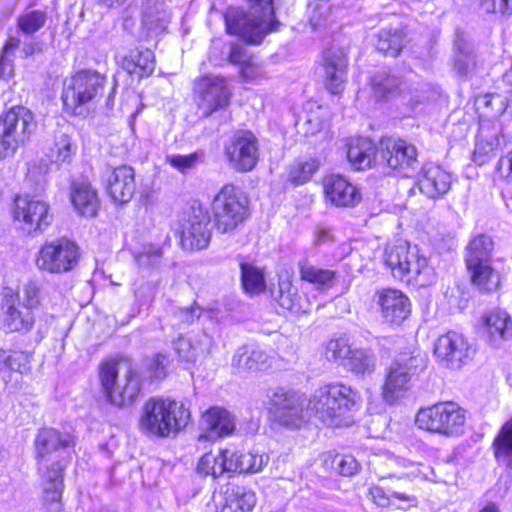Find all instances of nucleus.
Returning a JSON list of instances; mask_svg holds the SVG:
<instances>
[{
    "label": "nucleus",
    "instance_id": "de8ad7c7",
    "mask_svg": "<svg viewBox=\"0 0 512 512\" xmlns=\"http://www.w3.org/2000/svg\"><path fill=\"white\" fill-rule=\"evenodd\" d=\"M500 145L501 142L498 136H493L490 139H484L481 133L475 144L473 161L478 165L485 164L491 159Z\"/></svg>",
    "mask_w": 512,
    "mask_h": 512
},
{
    "label": "nucleus",
    "instance_id": "a18cd8bd",
    "mask_svg": "<svg viewBox=\"0 0 512 512\" xmlns=\"http://www.w3.org/2000/svg\"><path fill=\"white\" fill-rule=\"evenodd\" d=\"M319 168L317 158L308 157L295 161L289 169V180L296 184H304L311 179Z\"/></svg>",
    "mask_w": 512,
    "mask_h": 512
},
{
    "label": "nucleus",
    "instance_id": "c9c22d12",
    "mask_svg": "<svg viewBox=\"0 0 512 512\" xmlns=\"http://www.w3.org/2000/svg\"><path fill=\"white\" fill-rule=\"evenodd\" d=\"M454 48L456 53L455 69L460 76H466L476 65L472 46L466 41L463 34L457 33Z\"/></svg>",
    "mask_w": 512,
    "mask_h": 512
},
{
    "label": "nucleus",
    "instance_id": "c85d7f7f",
    "mask_svg": "<svg viewBox=\"0 0 512 512\" xmlns=\"http://www.w3.org/2000/svg\"><path fill=\"white\" fill-rule=\"evenodd\" d=\"M326 198L336 206L350 207L361 200V194L356 186L340 175H330L324 179Z\"/></svg>",
    "mask_w": 512,
    "mask_h": 512
},
{
    "label": "nucleus",
    "instance_id": "58836bf2",
    "mask_svg": "<svg viewBox=\"0 0 512 512\" xmlns=\"http://www.w3.org/2000/svg\"><path fill=\"white\" fill-rule=\"evenodd\" d=\"M493 447L496 459L512 469V419L502 426Z\"/></svg>",
    "mask_w": 512,
    "mask_h": 512
},
{
    "label": "nucleus",
    "instance_id": "a19ab883",
    "mask_svg": "<svg viewBox=\"0 0 512 512\" xmlns=\"http://www.w3.org/2000/svg\"><path fill=\"white\" fill-rule=\"evenodd\" d=\"M171 20V12L163 3H155L153 8H149L143 17L144 26L155 34L166 30Z\"/></svg>",
    "mask_w": 512,
    "mask_h": 512
},
{
    "label": "nucleus",
    "instance_id": "052dcab7",
    "mask_svg": "<svg viewBox=\"0 0 512 512\" xmlns=\"http://www.w3.org/2000/svg\"><path fill=\"white\" fill-rule=\"evenodd\" d=\"M201 314L202 308L196 304L191 307L176 308L173 312V315L176 318V320L184 325H190L194 323L196 320L200 318Z\"/></svg>",
    "mask_w": 512,
    "mask_h": 512
},
{
    "label": "nucleus",
    "instance_id": "cd10ccee",
    "mask_svg": "<svg viewBox=\"0 0 512 512\" xmlns=\"http://www.w3.org/2000/svg\"><path fill=\"white\" fill-rule=\"evenodd\" d=\"M136 189L134 169L127 165L116 167L107 179L106 190L116 203H128Z\"/></svg>",
    "mask_w": 512,
    "mask_h": 512
},
{
    "label": "nucleus",
    "instance_id": "0eeeda50",
    "mask_svg": "<svg viewBox=\"0 0 512 512\" xmlns=\"http://www.w3.org/2000/svg\"><path fill=\"white\" fill-rule=\"evenodd\" d=\"M120 362L107 359L99 365V380L106 400L118 407L134 403L140 393V379L136 372L129 370L122 382L118 381Z\"/></svg>",
    "mask_w": 512,
    "mask_h": 512
},
{
    "label": "nucleus",
    "instance_id": "aec40b11",
    "mask_svg": "<svg viewBox=\"0 0 512 512\" xmlns=\"http://www.w3.org/2000/svg\"><path fill=\"white\" fill-rule=\"evenodd\" d=\"M43 484V500L47 512H63L61 498L63 492V472L65 466L59 462L48 464L46 459H37Z\"/></svg>",
    "mask_w": 512,
    "mask_h": 512
},
{
    "label": "nucleus",
    "instance_id": "6e6d98bb",
    "mask_svg": "<svg viewBox=\"0 0 512 512\" xmlns=\"http://www.w3.org/2000/svg\"><path fill=\"white\" fill-rule=\"evenodd\" d=\"M40 294V285L36 281L30 280L23 285L20 303L34 311L40 304Z\"/></svg>",
    "mask_w": 512,
    "mask_h": 512
},
{
    "label": "nucleus",
    "instance_id": "f3484780",
    "mask_svg": "<svg viewBox=\"0 0 512 512\" xmlns=\"http://www.w3.org/2000/svg\"><path fill=\"white\" fill-rule=\"evenodd\" d=\"M14 218L28 233L43 231L52 222L46 202L29 195L17 196L14 200Z\"/></svg>",
    "mask_w": 512,
    "mask_h": 512
},
{
    "label": "nucleus",
    "instance_id": "4468645a",
    "mask_svg": "<svg viewBox=\"0 0 512 512\" xmlns=\"http://www.w3.org/2000/svg\"><path fill=\"white\" fill-rule=\"evenodd\" d=\"M194 93L197 107L205 117L225 109L229 105L231 97L226 80L215 75L197 78L194 84Z\"/></svg>",
    "mask_w": 512,
    "mask_h": 512
},
{
    "label": "nucleus",
    "instance_id": "c03bdc74",
    "mask_svg": "<svg viewBox=\"0 0 512 512\" xmlns=\"http://www.w3.org/2000/svg\"><path fill=\"white\" fill-rule=\"evenodd\" d=\"M402 81L398 76L385 70L375 73L371 79V86L377 98H386L395 93Z\"/></svg>",
    "mask_w": 512,
    "mask_h": 512
},
{
    "label": "nucleus",
    "instance_id": "473e14b6",
    "mask_svg": "<svg viewBox=\"0 0 512 512\" xmlns=\"http://www.w3.org/2000/svg\"><path fill=\"white\" fill-rule=\"evenodd\" d=\"M486 332L489 343L499 347L512 337V319L504 310H495L485 319Z\"/></svg>",
    "mask_w": 512,
    "mask_h": 512
},
{
    "label": "nucleus",
    "instance_id": "f8f14e48",
    "mask_svg": "<svg viewBox=\"0 0 512 512\" xmlns=\"http://www.w3.org/2000/svg\"><path fill=\"white\" fill-rule=\"evenodd\" d=\"M80 252L78 245L62 237L46 242L39 250L36 257V266L39 270L51 274H62L73 270L79 261Z\"/></svg>",
    "mask_w": 512,
    "mask_h": 512
},
{
    "label": "nucleus",
    "instance_id": "13d9d810",
    "mask_svg": "<svg viewBox=\"0 0 512 512\" xmlns=\"http://www.w3.org/2000/svg\"><path fill=\"white\" fill-rule=\"evenodd\" d=\"M200 158L199 153H191L188 155H172L168 157L170 165L180 172H186L192 169Z\"/></svg>",
    "mask_w": 512,
    "mask_h": 512
},
{
    "label": "nucleus",
    "instance_id": "a211bd4d",
    "mask_svg": "<svg viewBox=\"0 0 512 512\" xmlns=\"http://www.w3.org/2000/svg\"><path fill=\"white\" fill-rule=\"evenodd\" d=\"M3 323L10 332H29L35 324V313L20 303V293L11 288L3 290L1 302Z\"/></svg>",
    "mask_w": 512,
    "mask_h": 512
},
{
    "label": "nucleus",
    "instance_id": "412c9836",
    "mask_svg": "<svg viewBox=\"0 0 512 512\" xmlns=\"http://www.w3.org/2000/svg\"><path fill=\"white\" fill-rule=\"evenodd\" d=\"M214 502L216 512H252L257 498L247 487L229 484L214 495Z\"/></svg>",
    "mask_w": 512,
    "mask_h": 512
},
{
    "label": "nucleus",
    "instance_id": "5fc2aeb1",
    "mask_svg": "<svg viewBox=\"0 0 512 512\" xmlns=\"http://www.w3.org/2000/svg\"><path fill=\"white\" fill-rule=\"evenodd\" d=\"M352 349L348 343V340L340 337L331 339L326 344L325 357L329 361H339L348 359Z\"/></svg>",
    "mask_w": 512,
    "mask_h": 512
},
{
    "label": "nucleus",
    "instance_id": "6ab92c4d",
    "mask_svg": "<svg viewBox=\"0 0 512 512\" xmlns=\"http://www.w3.org/2000/svg\"><path fill=\"white\" fill-rule=\"evenodd\" d=\"M210 216L201 208L192 209V213L181 224L180 241L184 249L206 248L211 240Z\"/></svg>",
    "mask_w": 512,
    "mask_h": 512
},
{
    "label": "nucleus",
    "instance_id": "9d476101",
    "mask_svg": "<svg viewBox=\"0 0 512 512\" xmlns=\"http://www.w3.org/2000/svg\"><path fill=\"white\" fill-rule=\"evenodd\" d=\"M492 249L491 237L480 234L469 242L465 256L472 282L486 292L495 290L499 284V277L490 265Z\"/></svg>",
    "mask_w": 512,
    "mask_h": 512
},
{
    "label": "nucleus",
    "instance_id": "f03ea898",
    "mask_svg": "<svg viewBox=\"0 0 512 512\" xmlns=\"http://www.w3.org/2000/svg\"><path fill=\"white\" fill-rule=\"evenodd\" d=\"M189 418L184 404L169 398H150L142 407L139 426L146 434L165 438L184 428Z\"/></svg>",
    "mask_w": 512,
    "mask_h": 512
},
{
    "label": "nucleus",
    "instance_id": "ea45409f",
    "mask_svg": "<svg viewBox=\"0 0 512 512\" xmlns=\"http://www.w3.org/2000/svg\"><path fill=\"white\" fill-rule=\"evenodd\" d=\"M299 273L303 281L317 285L318 287H330L336 277L334 271L317 267L308 261L299 263Z\"/></svg>",
    "mask_w": 512,
    "mask_h": 512
},
{
    "label": "nucleus",
    "instance_id": "4d7b16f0",
    "mask_svg": "<svg viewBox=\"0 0 512 512\" xmlns=\"http://www.w3.org/2000/svg\"><path fill=\"white\" fill-rule=\"evenodd\" d=\"M333 468L343 476H353L359 471V463L351 455H336L332 461Z\"/></svg>",
    "mask_w": 512,
    "mask_h": 512
},
{
    "label": "nucleus",
    "instance_id": "9b49d317",
    "mask_svg": "<svg viewBox=\"0 0 512 512\" xmlns=\"http://www.w3.org/2000/svg\"><path fill=\"white\" fill-rule=\"evenodd\" d=\"M33 114L22 106L11 108L0 117V156L12 155L32 133Z\"/></svg>",
    "mask_w": 512,
    "mask_h": 512
},
{
    "label": "nucleus",
    "instance_id": "0e129e2a",
    "mask_svg": "<svg viewBox=\"0 0 512 512\" xmlns=\"http://www.w3.org/2000/svg\"><path fill=\"white\" fill-rule=\"evenodd\" d=\"M167 358L164 355L157 354L152 357L148 364L150 376L156 379H161L165 376Z\"/></svg>",
    "mask_w": 512,
    "mask_h": 512
},
{
    "label": "nucleus",
    "instance_id": "338daca9",
    "mask_svg": "<svg viewBox=\"0 0 512 512\" xmlns=\"http://www.w3.org/2000/svg\"><path fill=\"white\" fill-rule=\"evenodd\" d=\"M229 61L232 64H239L241 67L247 64L250 60L246 54L245 49L240 45H233L229 53Z\"/></svg>",
    "mask_w": 512,
    "mask_h": 512
},
{
    "label": "nucleus",
    "instance_id": "680f3d73",
    "mask_svg": "<svg viewBox=\"0 0 512 512\" xmlns=\"http://www.w3.org/2000/svg\"><path fill=\"white\" fill-rule=\"evenodd\" d=\"M239 455H241V451L238 450L224 449L220 451L222 461L221 465H223L224 472H240L239 460H241V458L239 457Z\"/></svg>",
    "mask_w": 512,
    "mask_h": 512
},
{
    "label": "nucleus",
    "instance_id": "dca6fc26",
    "mask_svg": "<svg viewBox=\"0 0 512 512\" xmlns=\"http://www.w3.org/2000/svg\"><path fill=\"white\" fill-rule=\"evenodd\" d=\"M417 362V357H400L390 365L382 391L385 402L394 403L410 388Z\"/></svg>",
    "mask_w": 512,
    "mask_h": 512
},
{
    "label": "nucleus",
    "instance_id": "774afa93",
    "mask_svg": "<svg viewBox=\"0 0 512 512\" xmlns=\"http://www.w3.org/2000/svg\"><path fill=\"white\" fill-rule=\"evenodd\" d=\"M328 9L325 3L316 5L309 18L313 30H317L322 26V16L327 13Z\"/></svg>",
    "mask_w": 512,
    "mask_h": 512
},
{
    "label": "nucleus",
    "instance_id": "37998d69",
    "mask_svg": "<svg viewBox=\"0 0 512 512\" xmlns=\"http://www.w3.org/2000/svg\"><path fill=\"white\" fill-rule=\"evenodd\" d=\"M162 249L153 244H144L133 252L134 261L140 271L158 268L162 261Z\"/></svg>",
    "mask_w": 512,
    "mask_h": 512
},
{
    "label": "nucleus",
    "instance_id": "f257e3e1",
    "mask_svg": "<svg viewBox=\"0 0 512 512\" xmlns=\"http://www.w3.org/2000/svg\"><path fill=\"white\" fill-rule=\"evenodd\" d=\"M249 11L229 7L225 12L227 32L242 40L258 44L270 32L276 31L280 23L274 17L273 0H247Z\"/></svg>",
    "mask_w": 512,
    "mask_h": 512
},
{
    "label": "nucleus",
    "instance_id": "ddd939ff",
    "mask_svg": "<svg viewBox=\"0 0 512 512\" xmlns=\"http://www.w3.org/2000/svg\"><path fill=\"white\" fill-rule=\"evenodd\" d=\"M223 154L231 169L250 172L259 161V141L253 132L237 130L224 142Z\"/></svg>",
    "mask_w": 512,
    "mask_h": 512
},
{
    "label": "nucleus",
    "instance_id": "1a4fd4ad",
    "mask_svg": "<svg viewBox=\"0 0 512 512\" xmlns=\"http://www.w3.org/2000/svg\"><path fill=\"white\" fill-rule=\"evenodd\" d=\"M105 78L95 71H81L64 81L62 101L65 109L82 115L84 107L102 94Z\"/></svg>",
    "mask_w": 512,
    "mask_h": 512
},
{
    "label": "nucleus",
    "instance_id": "79ce46f5",
    "mask_svg": "<svg viewBox=\"0 0 512 512\" xmlns=\"http://www.w3.org/2000/svg\"><path fill=\"white\" fill-rule=\"evenodd\" d=\"M241 282L247 294L255 295L265 290V277L263 272L249 263H241Z\"/></svg>",
    "mask_w": 512,
    "mask_h": 512
},
{
    "label": "nucleus",
    "instance_id": "a878e982",
    "mask_svg": "<svg viewBox=\"0 0 512 512\" xmlns=\"http://www.w3.org/2000/svg\"><path fill=\"white\" fill-rule=\"evenodd\" d=\"M377 303L383 319L399 324L410 314L409 298L400 290L387 288L377 292Z\"/></svg>",
    "mask_w": 512,
    "mask_h": 512
},
{
    "label": "nucleus",
    "instance_id": "7c9ffc66",
    "mask_svg": "<svg viewBox=\"0 0 512 512\" xmlns=\"http://www.w3.org/2000/svg\"><path fill=\"white\" fill-rule=\"evenodd\" d=\"M378 154L379 149L369 138L355 137L347 143V158L355 170L370 168Z\"/></svg>",
    "mask_w": 512,
    "mask_h": 512
},
{
    "label": "nucleus",
    "instance_id": "f704fd0d",
    "mask_svg": "<svg viewBox=\"0 0 512 512\" xmlns=\"http://www.w3.org/2000/svg\"><path fill=\"white\" fill-rule=\"evenodd\" d=\"M267 361L268 355L263 350L245 345L235 352L232 366L239 372L257 371L266 367Z\"/></svg>",
    "mask_w": 512,
    "mask_h": 512
},
{
    "label": "nucleus",
    "instance_id": "2f4dec72",
    "mask_svg": "<svg viewBox=\"0 0 512 512\" xmlns=\"http://www.w3.org/2000/svg\"><path fill=\"white\" fill-rule=\"evenodd\" d=\"M121 68L138 80L151 75L155 69L154 53L149 49L130 50L121 60Z\"/></svg>",
    "mask_w": 512,
    "mask_h": 512
},
{
    "label": "nucleus",
    "instance_id": "72a5a7b5",
    "mask_svg": "<svg viewBox=\"0 0 512 512\" xmlns=\"http://www.w3.org/2000/svg\"><path fill=\"white\" fill-rule=\"evenodd\" d=\"M71 201L75 209L83 216L93 217L96 215L99 200L97 192L87 182H75L71 193Z\"/></svg>",
    "mask_w": 512,
    "mask_h": 512
},
{
    "label": "nucleus",
    "instance_id": "bf43d9fd",
    "mask_svg": "<svg viewBox=\"0 0 512 512\" xmlns=\"http://www.w3.org/2000/svg\"><path fill=\"white\" fill-rule=\"evenodd\" d=\"M174 349L177 352L178 356L185 361H194L197 355V349L192 344L190 339L180 336L178 337L174 343Z\"/></svg>",
    "mask_w": 512,
    "mask_h": 512
},
{
    "label": "nucleus",
    "instance_id": "c756f323",
    "mask_svg": "<svg viewBox=\"0 0 512 512\" xmlns=\"http://www.w3.org/2000/svg\"><path fill=\"white\" fill-rule=\"evenodd\" d=\"M75 444L76 438L69 431L60 432L54 428H42L34 441L36 458L45 459L49 453L73 447Z\"/></svg>",
    "mask_w": 512,
    "mask_h": 512
},
{
    "label": "nucleus",
    "instance_id": "3c124183",
    "mask_svg": "<svg viewBox=\"0 0 512 512\" xmlns=\"http://www.w3.org/2000/svg\"><path fill=\"white\" fill-rule=\"evenodd\" d=\"M241 460L240 463V472L239 473H249L255 474L262 471L263 467L267 465L269 461V456L266 454H258L253 452H242L239 455Z\"/></svg>",
    "mask_w": 512,
    "mask_h": 512
},
{
    "label": "nucleus",
    "instance_id": "7ed1b4c3",
    "mask_svg": "<svg viewBox=\"0 0 512 512\" xmlns=\"http://www.w3.org/2000/svg\"><path fill=\"white\" fill-rule=\"evenodd\" d=\"M357 392L341 383L327 384L314 391L308 407L315 416L329 426H340L357 402Z\"/></svg>",
    "mask_w": 512,
    "mask_h": 512
},
{
    "label": "nucleus",
    "instance_id": "b1692460",
    "mask_svg": "<svg viewBox=\"0 0 512 512\" xmlns=\"http://www.w3.org/2000/svg\"><path fill=\"white\" fill-rule=\"evenodd\" d=\"M452 176L442 167L425 164L419 173L417 186L422 194L430 199L444 196L451 188Z\"/></svg>",
    "mask_w": 512,
    "mask_h": 512
},
{
    "label": "nucleus",
    "instance_id": "e433bc0d",
    "mask_svg": "<svg viewBox=\"0 0 512 512\" xmlns=\"http://www.w3.org/2000/svg\"><path fill=\"white\" fill-rule=\"evenodd\" d=\"M405 36L399 29H381L377 34L376 48L379 52L396 57L404 47Z\"/></svg>",
    "mask_w": 512,
    "mask_h": 512
},
{
    "label": "nucleus",
    "instance_id": "39448f33",
    "mask_svg": "<svg viewBox=\"0 0 512 512\" xmlns=\"http://www.w3.org/2000/svg\"><path fill=\"white\" fill-rule=\"evenodd\" d=\"M211 212L216 230L230 233L248 217V200L237 187L226 184L214 197Z\"/></svg>",
    "mask_w": 512,
    "mask_h": 512
},
{
    "label": "nucleus",
    "instance_id": "423d86ee",
    "mask_svg": "<svg viewBox=\"0 0 512 512\" xmlns=\"http://www.w3.org/2000/svg\"><path fill=\"white\" fill-rule=\"evenodd\" d=\"M383 260L392 275L401 280L404 277H407L408 281L423 277V281H426L432 271L427 257L420 253L419 248L402 240L387 245Z\"/></svg>",
    "mask_w": 512,
    "mask_h": 512
},
{
    "label": "nucleus",
    "instance_id": "4be33fe9",
    "mask_svg": "<svg viewBox=\"0 0 512 512\" xmlns=\"http://www.w3.org/2000/svg\"><path fill=\"white\" fill-rule=\"evenodd\" d=\"M348 59L342 48L331 47L323 52L325 86L334 94L344 91L347 78Z\"/></svg>",
    "mask_w": 512,
    "mask_h": 512
},
{
    "label": "nucleus",
    "instance_id": "8fccbe9b",
    "mask_svg": "<svg viewBox=\"0 0 512 512\" xmlns=\"http://www.w3.org/2000/svg\"><path fill=\"white\" fill-rule=\"evenodd\" d=\"M30 356L23 351H1L0 365H4L10 370L25 373L29 370Z\"/></svg>",
    "mask_w": 512,
    "mask_h": 512
},
{
    "label": "nucleus",
    "instance_id": "09e8293b",
    "mask_svg": "<svg viewBox=\"0 0 512 512\" xmlns=\"http://www.w3.org/2000/svg\"><path fill=\"white\" fill-rule=\"evenodd\" d=\"M47 15L44 11L32 10L18 18V27L26 35H32L40 30L46 23Z\"/></svg>",
    "mask_w": 512,
    "mask_h": 512
},
{
    "label": "nucleus",
    "instance_id": "603ef678",
    "mask_svg": "<svg viewBox=\"0 0 512 512\" xmlns=\"http://www.w3.org/2000/svg\"><path fill=\"white\" fill-rule=\"evenodd\" d=\"M221 462L220 452L218 455H214L211 452L206 453L200 458L197 471L205 476L218 478L224 473V468L223 465H221Z\"/></svg>",
    "mask_w": 512,
    "mask_h": 512
},
{
    "label": "nucleus",
    "instance_id": "5701e85b",
    "mask_svg": "<svg viewBox=\"0 0 512 512\" xmlns=\"http://www.w3.org/2000/svg\"><path fill=\"white\" fill-rule=\"evenodd\" d=\"M434 353L448 367L455 369L470 356V347L462 334L450 331L437 339Z\"/></svg>",
    "mask_w": 512,
    "mask_h": 512
},
{
    "label": "nucleus",
    "instance_id": "bb28decb",
    "mask_svg": "<svg viewBox=\"0 0 512 512\" xmlns=\"http://www.w3.org/2000/svg\"><path fill=\"white\" fill-rule=\"evenodd\" d=\"M201 430L202 434L199 436V441H215L218 438L232 434L235 430V421L227 410L213 407L203 415Z\"/></svg>",
    "mask_w": 512,
    "mask_h": 512
},
{
    "label": "nucleus",
    "instance_id": "2eb2a0df",
    "mask_svg": "<svg viewBox=\"0 0 512 512\" xmlns=\"http://www.w3.org/2000/svg\"><path fill=\"white\" fill-rule=\"evenodd\" d=\"M379 155L381 161L389 168L404 175L417 170L419 166L418 151L414 144L400 138H384L380 141Z\"/></svg>",
    "mask_w": 512,
    "mask_h": 512
},
{
    "label": "nucleus",
    "instance_id": "49530a36",
    "mask_svg": "<svg viewBox=\"0 0 512 512\" xmlns=\"http://www.w3.org/2000/svg\"><path fill=\"white\" fill-rule=\"evenodd\" d=\"M76 145L65 133L56 136L51 157L57 163L70 162L76 152Z\"/></svg>",
    "mask_w": 512,
    "mask_h": 512
},
{
    "label": "nucleus",
    "instance_id": "6e6552de",
    "mask_svg": "<svg viewBox=\"0 0 512 512\" xmlns=\"http://www.w3.org/2000/svg\"><path fill=\"white\" fill-rule=\"evenodd\" d=\"M304 394L283 387L275 388L269 395L267 409L271 420L284 427L298 428L310 412Z\"/></svg>",
    "mask_w": 512,
    "mask_h": 512
},
{
    "label": "nucleus",
    "instance_id": "e2e57ef3",
    "mask_svg": "<svg viewBox=\"0 0 512 512\" xmlns=\"http://www.w3.org/2000/svg\"><path fill=\"white\" fill-rule=\"evenodd\" d=\"M481 6L487 13L512 14V0H482Z\"/></svg>",
    "mask_w": 512,
    "mask_h": 512
},
{
    "label": "nucleus",
    "instance_id": "69168bd1",
    "mask_svg": "<svg viewBox=\"0 0 512 512\" xmlns=\"http://www.w3.org/2000/svg\"><path fill=\"white\" fill-rule=\"evenodd\" d=\"M497 172L501 178L512 183V151L502 156L497 163Z\"/></svg>",
    "mask_w": 512,
    "mask_h": 512
},
{
    "label": "nucleus",
    "instance_id": "864d4df0",
    "mask_svg": "<svg viewBox=\"0 0 512 512\" xmlns=\"http://www.w3.org/2000/svg\"><path fill=\"white\" fill-rule=\"evenodd\" d=\"M369 493L373 499V501L381 507H385L390 504L391 498L406 501L408 505H415L416 498L412 495L391 491L390 495H387L381 487L375 486L370 488Z\"/></svg>",
    "mask_w": 512,
    "mask_h": 512
},
{
    "label": "nucleus",
    "instance_id": "393cba45",
    "mask_svg": "<svg viewBox=\"0 0 512 512\" xmlns=\"http://www.w3.org/2000/svg\"><path fill=\"white\" fill-rule=\"evenodd\" d=\"M271 296L283 311L293 315L309 313L312 308L311 302L298 294L288 276L279 279L277 286L271 289Z\"/></svg>",
    "mask_w": 512,
    "mask_h": 512
},
{
    "label": "nucleus",
    "instance_id": "20e7f679",
    "mask_svg": "<svg viewBox=\"0 0 512 512\" xmlns=\"http://www.w3.org/2000/svg\"><path fill=\"white\" fill-rule=\"evenodd\" d=\"M465 411L455 402H438L421 408L415 418L418 428L444 437L464 433Z\"/></svg>",
    "mask_w": 512,
    "mask_h": 512
},
{
    "label": "nucleus",
    "instance_id": "4c0bfd02",
    "mask_svg": "<svg viewBox=\"0 0 512 512\" xmlns=\"http://www.w3.org/2000/svg\"><path fill=\"white\" fill-rule=\"evenodd\" d=\"M376 356L369 349H352L346 366L356 375H370L376 368Z\"/></svg>",
    "mask_w": 512,
    "mask_h": 512
}]
</instances>
